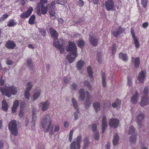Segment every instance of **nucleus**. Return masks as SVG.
Listing matches in <instances>:
<instances>
[{"label": "nucleus", "mask_w": 149, "mask_h": 149, "mask_svg": "<svg viewBox=\"0 0 149 149\" xmlns=\"http://www.w3.org/2000/svg\"><path fill=\"white\" fill-rule=\"evenodd\" d=\"M49 30L52 37L54 39L53 43L54 46L59 50L61 54L63 53L64 51L63 47L65 41L63 39H60L59 40L56 41L58 37V33L57 31L52 27L50 28Z\"/></svg>", "instance_id": "f257e3e1"}, {"label": "nucleus", "mask_w": 149, "mask_h": 149, "mask_svg": "<svg viewBox=\"0 0 149 149\" xmlns=\"http://www.w3.org/2000/svg\"><path fill=\"white\" fill-rule=\"evenodd\" d=\"M68 45L66 47V50L70 52V55H68L67 58L70 63L72 62L77 56V48L75 43L73 42H69Z\"/></svg>", "instance_id": "f03ea898"}, {"label": "nucleus", "mask_w": 149, "mask_h": 149, "mask_svg": "<svg viewBox=\"0 0 149 149\" xmlns=\"http://www.w3.org/2000/svg\"><path fill=\"white\" fill-rule=\"evenodd\" d=\"M52 121L48 114L44 115L42 121V127L44 129L47 125L48 126L47 128L45 130V132L50 131V134L51 135L53 132V129L52 127H51Z\"/></svg>", "instance_id": "7ed1b4c3"}, {"label": "nucleus", "mask_w": 149, "mask_h": 149, "mask_svg": "<svg viewBox=\"0 0 149 149\" xmlns=\"http://www.w3.org/2000/svg\"><path fill=\"white\" fill-rule=\"evenodd\" d=\"M0 91L3 95L8 97H10L12 94L15 95L17 92L16 88L13 86L8 87L5 85V87L0 88Z\"/></svg>", "instance_id": "20e7f679"}, {"label": "nucleus", "mask_w": 149, "mask_h": 149, "mask_svg": "<svg viewBox=\"0 0 149 149\" xmlns=\"http://www.w3.org/2000/svg\"><path fill=\"white\" fill-rule=\"evenodd\" d=\"M149 88L145 87L143 91L144 96L142 97L141 101L140 102V105L141 107H144L149 104V99L147 97L148 94Z\"/></svg>", "instance_id": "39448f33"}, {"label": "nucleus", "mask_w": 149, "mask_h": 149, "mask_svg": "<svg viewBox=\"0 0 149 149\" xmlns=\"http://www.w3.org/2000/svg\"><path fill=\"white\" fill-rule=\"evenodd\" d=\"M8 127L12 134L16 136L17 135V130L16 121L15 120H12L9 123Z\"/></svg>", "instance_id": "423d86ee"}, {"label": "nucleus", "mask_w": 149, "mask_h": 149, "mask_svg": "<svg viewBox=\"0 0 149 149\" xmlns=\"http://www.w3.org/2000/svg\"><path fill=\"white\" fill-rule=\"evenodd\" d=\"M81 138L80 136H78L71 144L70 149H80V143L81 142Z\"/></svg>", "instance_id": "0eeeda50"}, {"label": "nucleus", "mask_w": 149, "mask_h": 149, "mask_svg": "<svg viewBox=\"0 0 149 149\" xmlns=\"http://www.w3.org/2000/svg\"><path fill=\"white\" fill-rule=\"evenodd\" d=\"M115 3L113 0H107L104 3L105 6L107 10H113L115 9Z\"/></svg>", "instance_id": "6e6552de"}, {"label": "nucleus", "mask_w": 149, "mask_h": 149, "mask_svg": "<svg viewBox=\"0 0 149 149\" xmlns=\"http://www.w3.org/2000/svg\"><path fill=\"white\" fill-rule=\"evenodd\" d=\"M135 131V128L133 126H130L129 128L128 134H132V136L130 137V142L132 143H134L136 141V134H133Z\"/></svg>", "instance_id": "1a4fd4ad"}, {"label": "nucleus", "mask_w": 149, "mask_h": 149, "mask_svg": "<svg viewBox=\"0 0 149 149\" xmlns=\"http://www.w3.org/2000/svg\"><path fill=\"white\" fill-rule=\"evenodd\" d=\"M33 11V8L31 6L29 7L26 12L21 14L20 15V18L24 19L28 17L31 15Z\"/></svg>", "instance_id": "9d476101"}, {"label": "nucleus", "mask_w": 149, "mask_h": 149, "mask_svg": "<svg viewBox=\"0 0 149 149\" xmlns=\"http://www.w3.org/2000/svg\"><path fill=\"white\" fill-rule=\"evenodd\" d=\"M48 8L47 6L45 7L41 3H38L37 6V10L40 12V15H41L40 13V10H41L42 13L43 15L45 14L47 12Z\"/></svg>", "instance_id": "9b49d317"}, {"label": "nucleus", "mask_w": 149, "mask_h": 149, "mask_svg": "<svg viewBox=\"0 0 149 149\" xmlns=\"http://www.w3.org/2000/svg\"><path fill=\"white\" fill-rule=\"evenodd\" d=\"M27 87L26 89L24 96L25 97L29 100L30 97V91L32 87L31 82H29L27 84Z\"/></svg>", "instance_id": "f8f14e48"}, {"label": "nucleus", "mask_w": 149, "mask_h": 149, "mask_svg": "<svg viewBox=\"0 0 149 149\" xmlns=\"http://www.w3.org/2000/svg\"><path fill=\"white\" fill-rule=\"evenodd\" d=\"M119 120L116 118H111L110 119L109 123L110 126L112 127L116 128L118 125Z\"/></svg>", "instance_id": "ddd939ff"}, {"label": "nucleus", "mask_w": 149, "mask_h": 149, "mask_svg": "<svg viewBox=\"0 0 149 149\" xmlns=\"http://www.w3.org/2000/svg\"><path fill=\"white\" fill-rule=\"evenodd\" d=\"M72 101L73 107L77 110L76 112L74 114V119L75 120H76L78 118L77 114L79 113V110L78 108L77 104V102L74 98H72Z\"/></svg>", "instance_id": "4468645a"}, {"label": "nucleus", "mask_w": 149, "mask_h": 149, "mask_svg": "<svg viewBox=\"0 0 149 149\" xmlns=\"http://www.w3.org/2000/svg\"><path fill=\"white\" fill-rule=\"evenodd\" d=\"M115 26L113 27L112 33L114 36L116 37H117L118 35H120L123 32L124 30L122 28L121 26H119L117 29L116 31H113V30H115Z\"/></svg>", "instance_id": "2eb2a0df"}, {"label": "nucleus", "mask_w": 149, "mask_h": 149, "mask_svg": "<svg viewBox=\"0 0 149 149\" xmlns=\"http://www.w3.org/2000/svg\"><path fill=\"white\" fill-rule=\"evenodd\" d=\"M16 46L15 43L12 40H8L6 42L5 46L8 49H14Z\"/></svg>", "instance_id": "dca6fc26"}, {"label": "nucleus", "mask_w": 149, "mask_h": 149, "mask_svg": "<svg viewBox=\"0 0 149 149\" xmlns=\"http://www.w3.org/2000/svg\"><path fill=\"white\" fill-rule=\"evenodd\" d=\"M86 95L87 96L85 103V107L86 108H87L89 107L92 101H91L90 102L91 97L89 95V93L88 91L86 92Z\"/></svg>", "instance_id": "f3484780"}, {"label": "nucleus", "mask_w": 149, "mask_h": 149, "mask_svg": "<svg viewBox=\"0 0 149 149\" xmlns=\"http://www.w3.org/2000/svg\"><path fill=\"white\" fill-rule=\"evenodd\" d=\"M146 74V72L144 70L142 71L139 73L138 78L139 82L141 83L143 82L144 80Z\"/></svg>", "instance_id": "a211bd4d"}, {"label": "nucleus", "mask_w": 149, "mask_h": 149, "mask_svg": "<svg viewBox=\"0 0 149 149\" xmlns=\"http://www.w3.org/2000/svg\"><path fill=\"white\" fill-rule=\"evenodd\" d=\"M107 118L106 117L104 116L103 117L102 120V133H103L104 132L105 129L107 127Z\"/></svg>", "instance_id": "6ab92c4d"}, {"label": "nucleus", "mask_w": 149, "mask_h": 149, "mask_svg": "<svg viewBox=\"0 0 149 149\" xmlns=\"http://www.w3.org/2000/svg\"><path fill=\"white\" fill-rule=\"evenodd\" d=\"M144 118V115L143 114H139L137 117V123L138 125L141 127H142L141 121Z\"/></svg>", "instance_id": "aec40b11"}, {"label": "nucleus", "mask_w": 149, "mask_h": 149, "mask_svg": "<svg viewBox=\"0 0 149 149\" xmlns=\"http://www.w3.org/2000/svg\"><path fill=\"white\" fill-rule=\"evenodd\" d=\"M89 41L91 44L93 46H96L97 44V40L94 38L93 36H91V34H89Z\"/></svg>", "instance_id": "412c9836"}, {"label": "nucleus", "mask_w": 149, "mask_h": 149, "mask_svg": "<svg viewBox=\"0 0 149 149\" xmlns=\"http://www.w3.org/2000/svg\"><path fill=\"white\" fill-rule=\"evenodd\" d=\"M135 93V95L132 96L131 99V102L134 104H135L137 102L139 95L137 91H136Z\"/></svg>", "instance_id": "4be33fe9"}, {"label": "nucleus", "mask_w": 149, "mask_h": 149, "mask_svg": "<svg viewBox=\"0 0 149 149\" xmlns=\"http://www.w3.org/2000/svg\"><path fill=\"white\" fill-rule=\"evenodd\" d=\"M119 139V137L118 135L117 134H116L113 138V144L114 146H116L118 144V141Z\"/></svg>", "instance_id": "5701e85b"}, {"label": "nucleus", "mask_w": 149, "mask_h": 149, "mask_svg": "<svg viewBox=\"0 0 149 149\" xmlns=\"http://www.w3.org/2000/svg\"><path fill=\"white\" fill-rule=\"evenodd\" d=\"M40 104L42 105V110L43 111L46 110L49 105V103L48 101H46L45 102H41Z\"/></svg>", "instance_id": "b1692460"}, {"label": "nucleus", "mask_w": 149, "mask_h": 149, "mask_svg": "<svg viewBox=\"0 0 149 149\" xmlns=\"http://www.w3.org/2000/svg\"><path fill=\"white\" fill-rule=\"evenodd\" d=\"M8 105L5 100H3L2 102V109L3 110L6 111L8 109Z\"/></svg>", "instance_id": "393cba45"}, {"label": "nucleus", "mask_w": 149, "mask_h": 149, "mask_svg": "<svg viewBox=\"0 0 149 149\" xmlns=\"http://www.w3.org/2000/svg\"><path fill=\"white\" fill-rule=\"evenodd\" d=\"M80 95V99L82 101L85 98V93L84 90L83 89H80L79 91Z\"/></svg>", "instance_id": "a878e982"}, {"label": "nucleus", "mask_w": 149, "mask_h": 149, "mask_svg": "<svg viewBox=\"0 0 149 149\" xmlns=\"http://www.w3.org/2000/svg\"><path fill=\"white\" fill-rule=\"evenodd\" d=\"M84 63V62L83 61L80 60L79 61L77 62L76 66L77 69L79 70H81Z\"/></svg>", "instance_id": "bb28decb"}, {"label": "nucleus", "mask_w": 149, "mask_h": 149, "mask_svg": "<svg viewBox=\"0 0 149 149\" xmlns=\"http://www.w3.org/2000/svg\"><path fill=\"white\" fill-rule=\"evenodd\" d=\"M17 24V22L14 19L10 20L8 22L7 26L8 27L14 26Z\"/></svg>", "instance_id": "cd10ccee"}, {"label": "nucleus", "mask_w": 149, "mask_h": 149, "mask_svg": "<svg viewBox=\"0 0 149 149\" xmlns=\"http://www.w3.org/2000/svg\"><path fill=\"white\" fill-rule=\"evenodd\" d=\"M93 107L95 109L96 112L99 110L100 108V104L98 102H95L93 103Z\"/></svg>", "instance_id": "c85d7f7f"}, {"label": "nucleus", "mask_w": 149, "mask_h": 149, "mask_svg": "<svg viewBox=\"0 0 149 149\" xmlns=\"http://www.w3.org/2000/svg\"><path fill=\"white\" fill-rule=\"evenodd\" d=\"M35 109H33L32 110V123L33 124V126L34 127L35 124V119L36 116L35 113Z\"/></svg>", "instance_id": "c756f323"}, {"label": "nucleus", "mask_w": 149, "mask_h": 149, "mask_svg": "<svg viewBox=\"0 0 149 149\" xmlns=\"http://www.w3.org/2000/svg\"><path fill=\"white\" fill-rule=\"evenodd\" d=\"M49 14L50 17L52 19L55 20L56 19L54 10L53 9V10H50Z\"/></svg>", "instance_id": "7c9ffc66"}, {"label": "nucleus", "mask_w": 149, "mask_h": 149, "mask_svg": "<svg viewBox=\"0 0 149 149\" xmlns=\"http://www.w3.org/2000/svg\"><path fill=\"white\" fill-rule=\"evenodd\" d=\"M87 71L89 77L91 78H93V72L91 66L87 67Z\"/></svg>", "instance_id": "2f4dec72"}, {"label": "nucleus", "mask_w": 149, "mask_h": 149, "mask_svg": "<svg viewBox=\"0 0 149 149\" xmlns=\"http://www.w3.org/2000/svg\"><path fill=\"white\" fill-rule=\"evenodd\" d=\"M119 57L124 61L127 60V57L126 54H123L122 53H120L119 54Z\"/></svg>", "instance_id": "473e14b6"}, {"label": "nucleus", "mask_w": 149, "mask_h": 149, "mask_svg": "<svg viewBox=\"0 0 149 149\" xmlns=\"http://www.w3.org/2000/svg\"><path fill=\"white\" fill-rule=\"evenodd\" d=\"M116 102L112 103V106L114 108L116 107L117 106H120L121 104V101L117 99L116 100Z\"/></svg>", "instance_id": "72a5a7b5"}, {"label": "nucleus", "mask_w": 149, "mask_h": 149, "mask_svg": "<svg viewBox=\"0 0 149 149\" xmlns=\"http://www.w3.org/2000/svg\"><path fill=\"white\" fill-rule=\"evenodd\" d=\"M35 19V16L34 15H32L30 17L29 23L30 24H34V22Z\"/></svg>", "instance_id": "f704fd0d"}, {"label": "nucleus", "mask_w": 149, "mask_h": 149, "mask_svg": "<svg viewBox=\"0 0 149 149\" xmlns=\"http://www.w3.org/2000/svg\"><path fill=\"white\" fill-rule=\"evenodd\" d=\"M105 74L104 72L102 73V84L103 87H105L106 86V81L105 78Z\"/></svg>", "instance_id": "c9c22d12"}, {"label": "nucleus", "mask_w": 149, "mask_h": 149, "mask_svg": "<svg viewBox=\"0 0 149 149\" xmlns=\"http://www.w3.org/2000/svg\"><path fill=\"white\" fill-rule=\"evenodd\" d=\"M40 95V91L38 90L37 92L34 93L33 96V100H36Z\"/></svg>", "instance_id": "e433bc0d"}, {"label": "nucleus", "mask_w": 149, "mask_h": 149, "mask_svg": "<svg viewBox=\"0 0 149 149\" xmlns=\"http://www.w3.org/2000/svg\"><path fill=\"white\" fill-rule=\"evenodd\" d=\"M84 146L83 149H86L88 146L89 141L88 139L87 138H85L84 139Z\"/></svg>", "instance_id": "4c0bfd02"}, {"label": "nucleus", "mask_w": 149, "mask_h": 149, "mask_svg": "<svg viewBox=\"0 0 149 149\" xmlns=\"http://www.w3.org/2000/svg\"><path fill=\"white\" fill-rule=\"evenodd\" d=\"M84 45L85 42L84 40H78L77 45L79 47L81 48Z\"/></svg>", "instance_id": "58836bf2"}, {"label": "nucleus", "mask_w": 149, "mask_h": 149, "mask_svg": "<svg viewBox=\"0 0 149 149\" xmlns=\"http://www.w3.org/2000/svg\"><path fill=\"white\" fill-rule=\"evenodd\" d=\"M140 63V59L139 57L136 58L134 61V66L136 68L139 67Z\"/></svg>", "instance_id": "ea45409f"}, {"label": "nucleus", "mask_w": 149, "mask_h": 149, "mask_svg": "<svg viewBox=\"0 0 149 149\" xmlns=\"http://www.w3.org/2000/svg\"><path fill=\"white\" fill-rule=\"evenodd\" d=\"M55 4V2L54 1L51 2L50 4H48V8L49 10H54V6Z\"/></svg>", "instance_id": "a19ab883"}, {"label": "nucleus", "mask_w": 149, "mask_h": 149, "mask_svg": "<svg viewBox=\"0 0 149 149\" xmlns=\"http://www.w3.org/2000/svg\"><path fill=\"white\" fill-rule=\"evenodd\" d=\"M101 52H98L97 55V60L99 63H100L101 61Z\"/></svg>", "instance_id": "79ce46f5"}, {"label": "nucleus", "mask_w": 149, "mask_h": 149, "mask_svg": "<svg viewBox=\"0 0 149 149\" xmlns=\"http://www.w3.org/2000/svg\"><path fill=\"white\" fill-rule=\"evenodd\" d=\"M134 41V44L136 47L137 48H138L139 47V41L136 38H133Z\"/></svg>", "instance_id": "37998d69"}, {"label": "nucleus", "mask_w": 149, "mask_h": 149, "mask_svg": "<svg viewBox=\"0 0 149 149\" xmlns=\"http://www.w3.org/2000/svg\"><path fill=\"white\" fill-rule=\"evenodd\" d=\"M27 63L28 65L30 68L32 67L33 64L30 58H29L27 60Z\"/></svg>", "instance_id": "c03bdc74"}, {"label": "nucleus", "mask_w": 149, "mask_h": 149, "mask_svg": "<svg viewBox=\"0 0 149 149\" xmlns=\"http://www.w3.org/2000/svg\"><path fill=\"white\" fill-rule=\"evenodd\" d=\"M66 2V0H57L56 1L57 4L62 5H64Z\"/></svg>", "instance_id": "a18cd8bd"}, {"label": "nucleus", "mask_w": 149, "mask_h": 149, "mask_svg": "<svg viewBox=\"0 0 149 149\" xmlns=\"http://www.w3.org/2000/svg\"><path fill=\"white\" fill-rule=\"evenodd\" d=\"M141 3L144 8H146L148 3L147 0H141Z\"/></svg>", "instance_id": "49530a36"}, {"label": "nucleus", "mask_w": 149, "mask_h": 149, "mask_svg": "<svg viewBox=\"0 0 149 149\" xmlns=\"http://www.w3.org/2000/svg\"><path fill=\"white\" fill-rule=\"evenodd\" d=\"M84 84L85 86L87 87L89 90H91V87L89 81H84Z\"/></svg>", "instance_id": "de8ad7c7"}, {"label": "nucleus", "mask_w": 149, "mask_h": 149, "mask_svg": "<svg viewBox=\"0 0 149 149\" xmlns=\"http://www.w3.org/2000/svg\"><path fill=\"white\" fill-rule=\"evenodd\" d=\"M74 131L73 130H71L70 133L69 135V140L71 142L72 140V135Z\"/></svg>", "instance_id": "09e8293b"}, {"label": "nucleus", "mask_w": 149, "mask_h": 149, "mask_svg": "<svg viewBox=\"0 0 149 149\" xmlns=\"http://www.w3.org/2000/svg\"><path fill=\"white\" fill-rule=\"evenodd\" d=\"M84 4V2L82 0H79L77 3V5L79 7H82Z\"/></svg>", "instance_id": "8fccbe9b"}, {"label": "nucleus", "mask_w": 149, "mask_h": 149, "mask_svg": "<svg viewBox=\"0 0 149 149\" xmlns=\"http://www.w3.org/2000/svg\"><path fill=\"white\" fill-rule=\"evenodd\" d=\"M8 15L7 14L3 15L0 18L1 21H3V20L7 18L8 17Z\"/></svg>", "instance_id": "3c124183"}, {"label": "nucleus", "mask_w": 149, "mask_h": 149, "mask_svg": "<svg viewBox=\"0 0 149 149\" xmlns=\"http://www.w3.org/2000/svg\"><path fill=\"white\" fill-rule=\"evenodd\" d=\"M116 45L113 44V45L112 47V54L114 55L115 54L116 52Z\"/></svg>", "instance_id": "603ef678"}, {"label": "nucleus", "mask_w": 149, "mask_h": 149, "mask_svg": "<svg viewBox=\"0 0 149 149\" xmlns=\"http://www.w3.org/2000/svg\"><path fill=\"white\" fill-rule=\"evenodd\" d=\"M39 32L41 33L43 36H44L46 34L45 31L43 29L39 28Z\"/></svg>", "instance_id": "864d4df0"}, {"label": "nucleus", "mask_w": 149, "mask_h": 149, "mask_svg": "<svg viewBox=\"0 0 149 149\" xmlns=\"http://www.w3.org/2000/svg\"><path fill=\"white\" fill-rule=\"evenodd\" d=\"M97 126L96 124H93L92 126L91 129L93 132H95L97 130Z\"/></svg>", "instance_id": "5fc2aeb1"}, {"label": "nucleus", "mask_w": 149, "mask_h": 149, "mask_svg": "<svg viewBox=\"0 0 149 149\" xmlns=\"http://www.w3.org/2000/svg\"><path fill=\"white\" fill-rule=\"evenodd\" d=\"M94 138L97 141L99 140V134L98 132H96L94 135Z\"/></svg>", "instance_id": "6e6d98bb"}, {"label": "nucleus", "mask_w": 149, "mask_h": 149, "mask_svg": "<svg viewBox=\"0 0 149 149\" xmlns=\"http://www.w3.org/2000/svg\"><path fill=\"white\" fill-rule=\"evenodd\" d=\"M19 101L17 100H16L14 103L13 106L17 107L19 105Z\"/></svg>", "instance_id": "4d7b16f0"}, {"label": "nucleus", "mask_w": 149, "mask_h": 149, "mask_svg": "<svg viewBox=\"0 0 149 149\" xmlns=\"http://www.w3.org/2000/svg\"><path fill=\"white\" fill-rule=\"evenodd\" d=\"M4 80L3 79V77H1L0 79V84L1 85V86H3L4 84Z\"/></svg>", "instance_id": "13d9d810"}, {"label": "nucleus", "mask_w": 149, "mask_h": 149, "mask_svg": "<svg viewBox=\"0 0 149 149\" xmlns=\"http://www.w3.org/2000/svg\"><path fill=\"white\" fill-rule=\"evenodd\" d=\"M22 106H21V109L19 113V116L20 117H22L23 116V111L22 110Z\"/></svg>", "instance_id": "bf43d9fd"}, {"label": "nucleus", "mask_w": 149, "mask_h": 149, "mask_svg": "<svg viewBox=\"0 0 149 149\" xmlns=\"http://www.w3.org/2000/svg\"><path fill=\"white\" fill-rule=\"evenodd\" d=\"M47 0H40V2L38 3H41V5H43L44 6V4L45 3L47 4Z\"/></svg>", "instance_id": "052dcab7"}, {"label": "nucleus", "mask_w": 149, "mask_h": 149, "mask_svg": "<svg viewBox=\"0 0 149 149\" xmlns=\"http://www.w3.org/2000/svg\"><path fill=\"white\" fill-rule=\"evenodd\" d=\"M127 84L129 86H130L132 84L131 79H130L129 77H127Z\"/></svg>", "instance_id": "680f3d73"}, {"label": "nucleus", "mask_w": 149, "mask_h": 149, "mask_svg": "<svg viewBox=\"0 0 149 149\" xmlns=\"http://www.w3.org/2000/svg\"><path fill=\"white\" fill-rule=\"evenodd\" d=\"M131 33L132 35V37L133 38H136L135 36V34L134 32V31L132 29L131 30Z\"/></svg>", "instance_id": "e2e57ef3"}, {"label": "nucleus", "mask_w": 149, "mask_h": 149, "mask_svg": "<svg viewBox=\"0 0 149 149\" xmlns=\"http://www.w3.org/2000/svg\"><path fill=\"white\" fill-rule=\"evenodd\" d=\"M148 25V24L147 22H145L142 25V27L143 28H145L147 27Z\"/></svg>", "instance_id": "0e129e2a"}, {"label": "nucleus", "mask_w": 149, "mask_h": 149, "mask_svg": "<svg viewBox=\"0 0 149 149\" xmlns=\"http://www.w3.org/2000/svg\"><path fill=\"white\" fill-rule=\"evenodd\" d=\"M110 143L109 142H107V144L106 145V149H110L109 147L110 146Z\"/></svg>", "instance_id": "69168bd1"}, {"label": "nucleus", "mask_w": 149, "mask_h": 149, "mask_svg": "<svg viewBox=\"0 0 149 149\" xmlns=\"http://www.w3.org/2000/svg\"><path fill=\"white\" fill-rule=\"evenodd\" d=\"M72 87L73 89L76 90L77 87V85L75 83H74L72 84Z\"/></svg>", "instance_id": "338daca9"}, {"label": "nucleus", "mask_w": 149, "mask_h": 149, "mask_svg": "<svg viewBox=\"0 0 149 149\" xmlns=\"http://www.w3.org/2000/svg\"><path fill=\"white\" fill-rule=\"evenodd\" d=\"M59 127L58 126H56L55 127L54 131L55 132H57L59 131Z\"/></svg>", "instance_id": "774afa93"}]
</instances>
